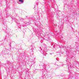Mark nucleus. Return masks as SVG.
Returning <instances> with one entry per match:
<instances>
[{"label": "nucleus", "instance_id": "f03ea898", "mask_svg": "<svg viewBox=\"0 0 79 79\" xmlns=\"http://www.w3.org/2000/svg\"><path fill=\"white\" fill-rule=\"evenodd\" d=\"M31 64H33L34 63V61L33 60H31Z\"/></svg>", "mask_w": 79, "mask_h": 79}, {"label": "nucleus", "instance_id": "f257e3e1", "mask_svg": "<svg viewBox=\"0 0 79 79\" xmlns=\"http://www.w3.org/2000/svg\"><path fill=\"white\" fill-rule=\"evenodd\" d=\"M19 2L21 3H24V1L23 0H19Z\"/></svg>", "mask_w": 79, "mask_h": 79}, {"label": "nucleus", "instance_id": "7ed1b4c3", "mask_svg": "<svg viewBox=\"0 0 79 79\" xmlns=\"http://www.w3.org/2000/svg\"><path fill=\"white\" fill-rule=\"evenodd\" d=\"M50 55H52V53H50Z\"/></svg>", "mask_w": 79, "mask_h": 79}]
</instances>
